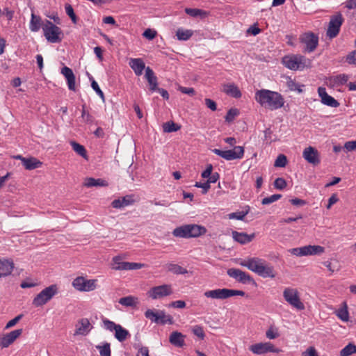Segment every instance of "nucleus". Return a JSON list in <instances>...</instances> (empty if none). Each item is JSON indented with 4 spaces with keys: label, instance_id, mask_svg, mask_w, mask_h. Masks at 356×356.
<instances>
[{
    "label": "nucleus",
    "instance_id": "nucleus-1",
    "mask_svg": "<svg viewBox=\"0 0 356 356\" xmlns=\"http://www.w3.org/2000/svg\"><path fill=\"white\" fill-rule=\"evenodd\" d=\"M254 98L262 107L271 111L282 108L285 102L280 93L267 89L257 90L255 92Z\"/></svg>",
    "mask_w": 356,
    "mask_h": 356
},
{
    "label": "nucleus",
    "instance_id": "nucleus-2",
    "mask_svg": "<svg viewBox=\"0 0 356 356\" xmlns=\"http://www.w3.org/2000/svg\"><path fill=\"white\" fill-rule=\"evenodd\" d=\"M239 264L264 278H274L275 277L273 267L259 257H249L243 259Z\"/></svg>",
    "mask_w": 356,
    "mask_h": 356
},
{
    "label": "nucleus",
    "instance_id": "nucleus-3",
    "mask_svg": "<svg viewBox=\"0 0 356 356\" xmlns=\"http://www.w3.org/2000/svg\"><path fill=\"white\" fill-rule=\"evenodd\" d=\"M225 142L233 147L232 149L221 150L219 149H213L212 152L227 161L235 159H241L244 156V148L242 146H236V140L233 137L225 138Z\"/></svg>",
    "mask_w": 356,
    "mask_h": 356
},
{
    "label": "nucleus",
    "instance_id": "nucleus-4",
    "mask_svg": "<svg viewBox=\"0 0 356 356\" xmlns=\"http://www.w3.org/2000/svg\"><path fill=\"white\" fill-rule=\"evenodd\" d=\"M282 63L286 68L296 71L310 67L311 60L301 54H291L284 56Z\"/></svg>",
    "mask_w": 356,
    "mask_h": 356
},
{
    "label": "nucleus",
    "instance_id": "nucleus-5",
    "mask_svg": "<svg viewBox=\"0 0 356 356\" xmlns=\"http://www.w3.org/2000/svg\"><path fill=\"white\" fill-rule=\"evenodd\" d=\"M42 31L47 40L51 43H58L62 41L63 34L60 27L46 19L42 24Z\"/></svg>",
    "mask_w": 356,
    "mask_h": 356
},
{
    "label": "nucleus",
    "instance_id": "nucleus-6",
    "mask_svg": "<svg viewBox=\"0 0 356 356\" xmlns=\"http://www.w3.org/2000/svg\"><path fill=\"white\" fill-rule=\"evenodd\" d=\"M103 327L110 332H115L114 336L115 339L120 341H124L128 337H130L131 334L129 332L124 328L121 325L116 324L115 322L104 318L102 319Z\"/></svg>",
    "mask_w": 356,
    "mask_h": 356
},
{
    "label": "nucleus",
    "instance_id": "nucleus-7",
    "mask_svg": "<svg viewBox=\"0 0 356 356\" xmlns=\"http://www.w3.org/2000/svg\"><path fill=\"white\" fill-rule=\"evenodd\" d=\"M204 296L212 299L224 300L234 296H244L245 292L240 290L223 288L207 291L204 293Z\"/></svg>",
    "mask_w": 356,
    "mask_h": 356
},
{
    "label": "nucleus",
    "instance_id": "nucleus-8",
    "mask_svg": "<svg viewBox=\"0 0 356 356\" xmlns=\"http://www.w3.org/2000/svg\"><path fill=\"white\" fill-rule=\"evenodd\" d=\"M58 289L56 284H51L42 290L33 300L35 307H41L49 302L58 293Z\"/></svg>",
    "mask_w": 356,
    "mask_h": 356
},
{
    "label": "nucleus",
    "instance_id": "nucleus-9",
    "mask_svg": "<svg viewBox=\"0 0 356 356\" xmlns=\"http://www.w3.org/2000/svg\"><path fill=\"white\" fill-rule=\"evenodd\" d=\"M283 297L291 306L296 309L303 310L305 309V305L301 302L298 291L296 289L290 287L286 288L283 291Z\"/></svg>",
    "mask_w": 356,
    "mask_h": 356
},
{
    "label": "nucleus",
    "instance_id": "nucleus-10",
    "mask_svg": "<svg viewBox=\"0 0 356 356\" xmlns=\"http://www.w3.org/2000/svg\"><path fill=\"white\" fill-rule=\"evenodd\" d=\"M300 42L305 45L303 51L312 53L318 44V36L312 32L302 33L299 38Z\"/></svg>",
    "mask_w": 356,
    "mask_h": 356
},
{
    "label": "nucleus",
    "instance_id": "nucleus-11",
    "mask_svg": "<svg viewBox=\"0 0 356 356\" xmlns=\"http://www.w3.org/2000/svg\"><path fill=\"white\" fill-rule=\"evenodd\" d=\"M325 248L321 245H305L300 248H292L290 252L298 257L316 255L324 252Z\"/></svg>",
    "mask_w": 356,
    "mask_h": 356
},
{
    "label": "nucleus",
    "instance_id": "nucleus-12",
    "mask_svg": "<svg viewBox=\"0 0 356 356\" xmlns=\"http://www.w3.org/2000/svg\"><path fill=\"white\" fill-rule=\"evenodd\" d=\"M121 259H122L120 256H115L113 258V262L115 265L113 267V269L117 270H138L145 266L144 264L121 261Z\"/></svg>",
    "mask_w": 356,
    "mask_h": 356
},
{
    "label": "nucleus",
    "instance_id": "nucleus-13",
    "mask_svg": "<svg viewBox=\"0 0 356 356\" xmlns=\"http://www.w3.org/2000/svg\"><path fill=\"white\" fill-rule=\"evenodd\" d=\"M172 293V289L169 284H163L157 286H154L147 292L149 297L153 300L162 298L168 296Z\"/></svg>",
    "mask_w": 356,
    "mask_h": 356
},
{
    "label": "nucleus",
    "instance_id": "nucleus-14",
    "mask_svg": "<svg viewBox=\"0 0 356 356\" xmlns=\"http://www.w3.org/2000/svg\"><path fill=\"white\" fill-rule=\"evenodd\" d=\"M72 286L80 291H91L96 288V280H86L83 277H78L73 280Z\"/></svg>",
    "mask_w": 356,
    "mask_h": 356
},
{
    "label": "nucleus",
    "instance_id": "nucleus-15",
    "mask_svg": "<svg viewBox=\"0 0 356 356\" xmlns=\"http://www.w3.org/2000/svg\"><path fill=\"white\" fill-rule=\"evenodd\" d=\"M342 23L343 17L341 14L339 13L332 16L329 22L327 35L330 38H335L340 31V27L342 25Z\"/></svg>",
    "mask_w": 356,
    "mask_h": 356
},
{
    "label": "nucleus",
    "instance_id": "nucleus-16",
    "mask_svg": "<svg viewBox=\"0 0 356 356\" xmlns=\"http://www.w3.org/2000/svg\"><path fill=\"white\" fill-rule=\"evenodd\" d=\"M227 275L236 281L244 284H254V279L247 273L238 269V268H229L227 270Z\"/></svg>",
    "mask_w": 356,
    "mask_h": 356
},
{
    "label": "nucleus",
    "instance_id": "nucleus-17",
    "mask_svg": "<svg viewBox=\"0 0 356 356\" xmlns=\"http://www.w3.org/2000/svg\"><path fill=\"white\" fill-rule=\"evenodd\" d=\"M250 350L255 355H264L268 353H278L279 349L275 348L270 342L257 343L251 345Z\"/></svg>",
    "mask_w": 356,
    "mask_h": 356
},
{
    "label": "nucleus",
    "instance_id": "nucleus-18",
    "mask_svg": "<svg viewBox=\"0 0 356 356\" xmlns=\"http://www.w3.org/2000/svg\"><path fill=\"white\" fill-rule=\"evenodd\" d=\"M22 329H17L0 337V347L1 348H8L22 334Z\"/></svg>",
    "mask_w": 356,
    "mask_h": 356
},
{
    "label": "nucleus",
    "instance_id": "nucleus-19",
    "mask_svg": "<svg viewBox=\"0 0 356 356\" xmlns=\"http://www.w3.org/2000/svg\"><path fill=\"white\" fill-rule=\"evenodd\" d=\"M303 158L309 163L316 165L320 163L318 152L313 147L305 148L302 152Z\"/></svg>",
    "mask_w": 356,
    "mask_h": 356
},
{
    "label": "nucleus",
    "instance_id": "nucleus-20",
    "mask_svg": "<svg viewBox=\"0 0 356 356\" xmlns=\"http://www.w3.org/2000/svg\"><path fill=\"white\" fill-rule=\"evenodd\" d=\"M318 93L319 97L321 98L322 104H323L324 105L332 108H337L339 106V102L332 96L329 95L327 93L326 89L324 87H319L318 88Z\"/></svg>",
    "mask_w": 356,
    "mask_h": 356
},
{
    "label": "nucleus",
    "instance_id": "nucleus-21",
    "mask_svg": "<svg viewBox=\"0 0 356 356\" xmlns=\"http://www.w3.org/2000/svg\"><path fill=\"white\" fill-rule=\"evenodd\" d=\"M92 326L86 318L80 319L76 325L75 335L86 336L92 330Z\"/></svg>",
    "mask_w": 356,
    "mask_h": 356
},
{
    "label": "nucleus",
    "instance_id": "nucleus-22",
    "mask_svg": "<svg viewBox=\"0 0 356 356\" xmlns=\"http://www.w3.org/2000/svg\"><path fill=\"white\" fill-rule=\"evenodd\" d=\"M61 74L65 76L70 90L75 91V76L70 67L65 66L61 69Z\"/></svg>",
    "mask_w": 356,
    "mask_h": 356
},
{
    "label": "nucleus",
    "instance_id": "nucleus-23",
    "mask_svg": "<svg viewBox=\"0 0 356 356\" xmlns=\"http://www.w3.org/2000/svg\"><path fill=\"white\" fill-rule=\"evenodd\" d=\"M14 268V263L11 259H0V277L10 275Z\"/></svg>",
    "mask_w": 356,
    "mask_h": 356
},
{
    "label": "nucleus",
    "instance_id": "nucleus-24",
    "mask_svg": "<svg viewBox=\"0 0 356 356\" xmlns=\"http://www.w3.org/2000/svg\"><path fill=\"white\" fill-rule=\"evenodd\" d=\"M232 236L235 241L242 245L251 242L255 237V234L254 233L248 234L246 233L238 232L237 231H232Z\"/></svg>",
    "mask_w": 356,
    "mask_h": 356
},
{
    "label": "nucleus",
    "instance_id": "nucleus-25",
    "mask_svg": "<svg viewBox=\"0 0 356 356\" xmlns=\"http://www.w3.org/2000/svg\"><path fill=\"white\" fill-rule=\"evenodd\" d=\"M187 225V234L188 238L198 237L202 234H204L207 232V229L201 225L195 224H188Z\"/></svg>",
    "mask_w": 356,
    "mask_h": 356
},
{
    "label": "nucleus",
    "instance_id": "nucleus-26",
    "mask_svg": "<svg viewBox=\"0 0 356 356\" xmlns=\"http://www.w3.org/2000/svg\"><path fill=\"white\" fill-rule=\"evenodd\" d=\"M129 65L137 76H140L145 68V64L142 58H130Z\"/></svg>",
    "mask_w": 356,
    "mask_h": 356
},
{
    "label": "nucleus",
    "instance_id": "nucleus-27",
    "mask_svg": "<svg viewBox=\"0 0 356 356\" xmlns=\"http://www.w3.org/2000/svg\"><path fill=\"white\" fill-rule=\"evenodd\" d=\"M185 336L177 331L172 332L169 337L170 343L176 347H183L184 342Z\"/></svg>",
    "mask_w": 356,
    "mask_h": 356
},
{
    "label": "nucleus",
    "instance_id": "nucleus-28",
    "mask_svg": "<svg viewBox=\"0 0 356 356\" xmlns=\"http://www.w3.org/2000/svg\"><path fill=\"white\" fill-rule=\"evenodd\" d=\"M145 77L149 84V90L152 92L156 91L158 86L157 78L149 67L145 69Z\"/></svg>",
    "mask_w": 356,
    "mask_h": 356
},
{
    "label": "nucleus",
    "instance_id": "nucleus-29",
    "mask_svg": "<svg viewBox=\"0 0 356 356\" xmlns=\"http://www.w3.org/2000/svg\"><path fill=\"white\" fill-rule=\"evenodd\" d=\"M44 22L40 16L35 15L33 13L31 14V19L29 24V29L32 32H38L40 28L42 29V24Z\"/></svg>",
    "mask_w": 356,
    "mask_h": 356
},
{
    "label": "nucleus",
    "instance_id": "nucleus-30",
    "mask_svg": "<svg viewBox=\"0 0 356 356\" xmlns=\"http://www.w3.org/2000/svg\"><path fill=\"white\" fill-rule=\"evenodd\" d=\"M224 92L234 98H240L241 97V92L239 88L234 83L225 85Z\"/></svg>",
    "mask_w": 356,
    "mask_h": 356
},
{
    "label": "nucleus",
    "instance_id": "nucleus-31",
    "mask_svg": "<svg viewBox=\"0 0 356 356\" xmlns=\"http://www.w3.org/2000/svg\"><path fill=\"white\" fill-rule=\"evenodd\" d=\"M22 164L26 170H33L41 166L42 163L35 158L22 159Z\"/></svg>",
    "mask_w": 356,
    "mask_h": 356
},
{
    "label": "nucleus",
    "instance_id": "nucleus-32",
    "mask_svg": "<svg viewBox=\"0 0 356 356\" xmlns=\"http://www.w3.org/2000/svg\"><path fill=\"white\" fill-rule=\"evenodd\" d=\"M84 185L87 187L106 186L108 183L106 180L102 179H95L92 177H89L86 179Z\"/></svg>",
    "mask_w": 356,
    "mask_h": 356
},
{
    "label": "nucleus",
    "instance_id": "nucleus-33",
    "mask_svg": "<svg viewBox=\"0 0 356 356\" xmlns=\"http://www.w3.org/2000/svg\"><path fill=\"white\" fill-rule=\"evenodd\" d=\"M185 12L187 15L195 18L199 17L200 19H203L207 16V13L206 11L199 8H186L185 9Z\"/></svg>",
    "mask_w": 356,
    "mask_h": 356
},
{
    "label": "nucleus",
    "instance_id": "nucleus-34",
    "mask_svg": "<svg viewBox=\"0 0 356 356\" xmlns=\"http://www.w3.org/2000/svg\"><path fill=\"white\" fill-rule=\"evenodd\" d=\"M132 202L133 200L130 197H123L122 199L114 200L111 205L113 208L120 209L130 205Z\"/></svg>",
    "mask_w": 356,
    "mask_h": 356
},
{
    "label": "nucleus",
    "instance_id": "nucleus-35",
    "mask_svg": "<svg viewBox=\"0 0 356 356\" xmlns=\"http://www.w3.org/2000/svg\"><path fill=\"white\" fill-rule=\"evenodd\" d=\"M193 32L189 29L179 28L176 31V36L179 40L186 41L191 38Z\"/></svg>",
    "mask_w": 356,
    "mask_h": 356
},
{
    "label": "nucleus",
    "instance_id": "nucleus-36",
    "mask_svg": "<svg viewBox=\"0 0 356 356\" xmlns=\"http://www.w3.org/2000/svg\"><path fill=\"white\" fill-rule=\"evenodd\" d=\"M336 315L339 319L344 322H347L349 320V313L346 302H343L342 307L337 310Z\"/></svg>",
    "mask_w": 356,
    "mask_h": 356
},
{
    "label": "nucleus",
    "instance_id": "nucleus-37",
    "mask_svg": "<svg viewBox=\"0 0 356 356\" xmlns=\"http://www.w3.org/2000/svg\"><path fill=\"white\" fill-rule=\"evenodd\" d=\"M157 324L165 325V324H172L173 318L170 315H167L163 310L158 311V323Z\"/></svg>",
    "mask_w": 356,
    "mask_h": 356
},
{
    "label": "nucleus",
    "instance_id": "nucleus-38",
    "mask_svg": "<svg viewBox=\"0 0 356 356\" xmlns=\"http://www.w3.org/2000/svg\"><path fill=\"white\" fill-rule=\"evenodd\" d=\"M118 302L125 307H136L138 303L137 298L131 296L120 298Z\"/></svg>",
    "mask_w": 356,
    "mask_h": 356
},
{
    "label": "nucleus",
    "instance_id": "nucleus-39",
    "mask_svg": "<svg viewBox=\"0 0 356 356\" xmlns=\"http://www.w3.org/2000/svg\"><path fill=\"white\" fill-rule=\"evenodd\" d=\"M181 126L173 121H168L163 124V131L165 133H172L179 131Z\"/></svg>",
    "mask_w": 356,
    "mask_h": 356
},
{
    "label": "nucleus",
    "instance_id": "nucleus-40",
    "mask_svg": "<svg viewBox=\"0 0 356 356\" xmlns=\"http://www.w3.org/2000/svg\"><path fill=\"white\" fill-rule=\"evenodd\" d=\"M167 269L168 271L172 272L176 275H184L188 273L186 268H182L178 264L172 263L167 264Z\"/></svg>",
    "mask_w": 356,
    "mask_h": 356
},
{
    "label": "nucleus",
    "instance_id": "nucleus-41",
    "mask_svg": "<svg viewBox=\"0 0 356 356\" xmlns=\"http://www.w3.org/2000/svg\"><path fill=\"white\" fill-rule=\"evenodd\" d=\"M286 86L291 91H296L298 93L302 92V88L304 86L302 84L297 83L295 80L289 78L286 81Z\"/></svg>",
    "mask_w": 356,
    "mask_h": 356
},
{
    "label": "nucleus",
    "instance_id": "nucleus-42",
    "mask_svg": "<svg viewBox=\"0 0 356 356\" xmlns=\"http://www.w3.org/2000/svg\"><path fill=\"white\" fill-rule=\"evenodd\" d=\"M70 145H71L73 150L76 153H77L79 155L81 156L82 157H83L85 159L87 158L86 150L82 145H81L75 141H71Z\"/></svg>",
    "mask_w": 356,
    "mask_h": 356
},
{
    "label": "nucleus",
    "instance_id": "nucleus-43",
    "mask_svg": "<svg viewBox=\"0 0 356 356\" xmlns=\"http://www.w3.org/2000/svg\"><path fill=\"white\" fill-rule=\"evenodd\" d=\"M187 232V225H184L176 227L173 230L172 234L175 237L188 238Z\"/></svg>",
    "mask_w": 356,
    "mask_h": 356
},
{
    "label": "nucleus",
    "instance_id": "nucleus-44",
    "mask_svg": "<svg viewBox=\"0 0 356 356\" xmlns=\"http://www.w3.org/2000/svg\"><path fill=\"white\" fill-rule=\"evenodd\" d=\"M355 353H356V346L350 343L340 351V356H349Z\"/></svg>",
    "mask_w": 356,
    "mask_h": 356
},
{
    "label": "nucleus",
    "instance_id": "nucleus-45",
    "mask_svg": "<svg viewBox=\"0 0 356 356\" xmlns=\"http://www.w3.org/2000/svg\"><path fill=\"white\" fill-rule=\"evenodd\" d=\"M146 318L150 320L152 323H158V311L155 309H148L145 312Z\"/></svg>",
    "mask_w": 356,
    "mask_h": 356
},
{
    "label": "nucleus",
    "instance_id": "nucleus-46",
    "mask_svg": "<svg viewBox=\"0 0 356 356\" xmlns=\"http://www.w3.org/2000/svg\"><path fill=\"white\" fill-rule=\"evenodd\" d=\"M97 349L99 350L100 356H111L110 343L105 342L102 346H97Z\"/></svg>",
    "mask_w": 356,
    "mask_h": 356
},
{
    "label": "nucleus",
    "instance_id": "nucleus-47",
    "mask_svg": "<svg viewBox=\"0 0 356 356\" xmlns=\"http://www.w3.org/2000/svg\"><path fill=\"white\" fill-rule=\"evenodd\" d=\"M266 336L269 339H275L277 338L280 336L278 329L271 325L266 332Z\"/></svg>",
    "mask_w": 356,
    "mask_h": 356
},
{
    "label": "nucleus",
    "instance_id": "nucleus-48",
    "mask_svg": "<svg viewBox=\"0 0 356 356\" xmlns=\"http://www.w3.org/2000/svg\"><path fill=\"white\" fill-rule=\"evenodd\" d=\"M239 114V111L237 108H230L226 115H225V121L227 122H232L234 118Z\"/></svg>",
    "mask_w": 356,
    "mask_h": 356
},
{
    "label": "nucleus",
    "instance_id": "nucleus-49",
    "mask_svg": "<svg viewBox=\"0 0 356 356\" xmlns=\"http://www.w3.org/2000/svg\"><path fill=\"white\" fill-rule=\"evenodd\" d=\"M281 197H282L281 194H273L269 197H264L261 201V204L264 205H268V204L273 203L274 202L277 201Z\"/></svg>",
    "mask_w": 356,
    "mask_h": 356
},
{
    "label": "nucleus",
    "instance_id": "nucleus-50",
    "mask_svg": "<svg viewBox=\"0 0 356 356\" xmlns=\"http://www.w3.org/2000/svg\"><path fill=\"white\" fill-rule=\"evenodd\" d=\"M65 12H66L67 15L70 17L72 22L74 24H76L77 17L74 12V9H73L72 6L70 4L67 3V4H65Z\"/></svg>",
    "mask_w": 356,
    "mask_h": 356
},
{
    "label": "nucleus",
    "instance_id": "nucleus-51",
    "mask_svg": "<svg viewBox=\"0 0 356 356\" xmlns=\"http://www.w3.org/2000/svg\"><path fill=\"white\" fill-rule=\"evenodd\" d=\"M81 118L83 121L88 124L92 123L94 118L86 110V105L82 106Z\"/></svg>",
    "mask_w": 356,
    "mask_h": 356
},
{
    "label": "nucleus",
    "instance_id": "nucleus-52",
    "mask_svg": "<svg viewBox=\"0 0 356 356\" xmlns=\"http://www.w3.org/2000/svg\"><path fill=\"white\" fill-rule=\"evenodd\" d=\"M286 163H287L286 156L284 154H280L277 157V159L275 161L274 165L275 167L283 168V167L286 166Z\"/></svg>",
    "mask_w": 356,
    "mask_h": 356
},
{
    "label": "nucleus",
    "instance_id": "nucleus-53",
    "mask_svg": "<svg viewBox=\"0 0 356 356\" xmlns=\"http://www.w3.org/2000/svg\"><path fill=\"white\" fill-rule=\"evenodd\" d=\"M193 333L201 339H203L205 337V334L203 327L200 325H195L193 327Z\"/></svg>",
    "mask_w": 356,
    "mask_h": 356
},
{
    "label": "nucleus",
    "instance_id": "nucleus-54",
    "mask_svg": "<svg viewBox=\"0 0 356 356\" xmlns=\"http://www.w3.org/2000/svg\"><path fill=\"white\" fill-rule=\"evenodd\" d=\"M348 75L344 74L337 75L334 78V83L339 84V85H343V84L346 83L348 81Z\"/></svg>",
    "mask_w": 356,
    "mask_h": 356
},
{
    "label": "nucleus",
    "instance_id": "nucleus-55",
    "mask_svg": "<svg viewBox=\"0 0 356 356\" xmlns=\"http://www.w3.org/2000/svg\"><path fill=\"white\" fill-rule=\"evenodd\" d=\"M274 186L277 189L282 190L286 186V182L284 179L278 177L274 181Z\"/></svg>",
    "mask_w": 356,
    "mask_h": 356
},
{
    "label": "nucleus",
    "instance_id": "nucleus-56",
    "mask_svg": "<svg viewBox=\"0 0 356 356\" xmlns=\"http://www.w3.org/2000/svg\"><path fill=\"white\" fill-rule=\"evenodd\" d=\"M91 87L96 92V93L100 97V98L102 100H104V95L102 90L100 89L98 83L95 81L92 80L91 82Z\"/></svg>",
    "mask_w": 356,
    "mask_h": 356
},
{
    "label": "nucleus",
    "instance_id": "nucleus-57",
    "mask_svg": "<svg viewBox=\"0 0 356 356\" xmlns=\"http://www.w3.org/2000/svg\"><path fill=\"white\" fill-rule=\"evenodd\" d=\"M195 186L202 188V194H206L210 188V184L208 181L204 183L196 182Z\"/></svg>",
    "mask_w": 356,
    "mask_h": 356
},
{
    "label": "nucleus",
    "instance_id": "nucleus-58",
    "mask_svg": "<svg viewBox=\"0 0 356 356\" xmlns=\"http://www.w3.org/2000/svg\"><path fill=\"white\" fill-rule=\"evenodd\" d=\"M344 148L347 152L356 151V140H351L345 143Z\"/></svg>",
    "mask_w": 356,
    "mask_h": 356
},
{
    "label": "nucleus",
    "instance_id": "nucleus-59",
    "mask_svg": "<svg viewBox=\"0 0 356 356\" xmlns=\"http://www.w3.org/2000/svg\"><path fill=\"white\" fill-rule=\"evenodd\" d=\"M22 318V315L19 314V315L17 316L16 317H15L14 318L9 321L6 325V329L10 328V327H13L14 325H15L21 320Z\"/></svg>",
    "mask_w": 356,
    "mask_h": 356
},
{
    "label": "nucleus",
    "instance_id": "nucleus-60",
    "mask_svg": "<svg viewBox=\"0 0 356 356\" xmlns=\"http://www.w3.org/2000/svg\"><path fill=\"white\" fill-rule=\"evenodd\" d=\"M156 34V32L155 31L147 29L143 32V35L148 40H152L155 38Z\"/></svg>",
    "mask_w": 356,
    "mask_h": 356
},
{
    "label": "nucleus",
    "instance_id": "nucleus-61",
    "mask_svg": "<svg viewBox=\"0 0 356 356\" xmlns=\"http://www.w3.org/2000/svg\"><path fill=\"white\" fill-rule=\"evenodd\" d=\"M204 102H205V105L209 108H210L211 111H214L217 109V104L213 100H212L209 98H206L204 99Z\"/></svg>",
    "mask_w": 356,
    "mask_h": 356
},
{
    "label": "nucleus",
    "instance_id": "nucleus-62",
    "mask_svg": "<svg viewBox=\"0 0 356 356\" xmlns=\"http://www.w3.org/2000/svg\"><path fill=\"white\" fill-rule=\"evenodd\" d=\"M213 166L211 164H208L206 169L202 172V177L209 179L212 173Z\"/></svg>",
    "mask_w": 356,
    "mask_h": 356
},
{
    "label": "nucleus",
    "instance_id": "nucleus-63",
    "mask_svg": "<svg viewBox=\"0 0 356 356\" xmlns=\"http://www.w3.org/2000/svg\"><path fill=\"white\" fill-rule=\"evenodd\" d=\"M346 60L349 64L356 65V51L350 52L347 56Z\"/></svg>",
    "mask_w": 356,
    "mask_h": 356
},
{
    "label": "nucleus",
    "instance_id": "nucleus-64",
    "mask_svg": "<svg viewBox=\"0 0 356 356\" xmlns=\"http://www.w3.org/2000/svg\"><path fill=\"white\" fill-rule=\"evenodd\" d=\"M303 356H318V355L314 347H309L303 353Z\"/></svg>",
    "mask_w": 356,
    "mask_h": 356
}]
</instances>
